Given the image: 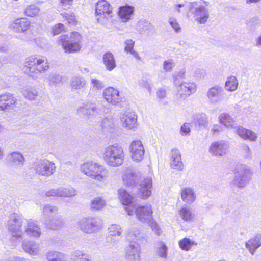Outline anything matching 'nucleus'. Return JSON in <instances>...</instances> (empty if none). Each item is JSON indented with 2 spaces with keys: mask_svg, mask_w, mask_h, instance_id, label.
Segmentation results:
<instances>
[{
  "mask_svg": "<svg viewBox=\"0 0 261 261\" xmlns=\"http://www.w3.org/2000/svg\"><path fill=\"white\" fill-rule=\"evenodd\" d=\"M80 170L90 178L101 182L106 181L109 176V172L104 166L92 161L82 164Z\"/></svg>",
  "mask_w": 261,
  "mask_h": 261,
  "instance_id": "nucleus-1",
  "label": "nucleus"
},
{
  "mask_svg": "<svg viewBox=\"0 0 261 261\" xmlns=\"http://www.w3.org/2000/svg\"><path fill=\"white\" fill-rule=\"evenodd\" d=\"M25 71L33 79L37 78L41 73L49 68L47 60L43 56H31L28 58L24 63Z\"/></svg>",
  "mask_w": 261,
  "mask_h": 261,
  "instance_id": "nucleus-2",
  "label": "nucleus"
},
{
  "mask_svg": "<svg viewBox=\"0 0 261 261\" xmlns=\"http://www.w3.org/2000/svg\"><path fill=\"white\" fill-rule=\"evenodd\" d=\"M103 158L105 163L108 166L116 167L123 164L125 154L122 147L115 144L105 148Z\"/></svg>",
  "mask_w": 261,
  "mask_h": 261,
  "instance_id": "nucleus-3",
  "label": "nucleus"
},
{
  "mask_svg": "<svg viewBox=\"0 0 261 261\" xmlns=\"http://www.w3.org/2000/svg\"><path fill=\"white\" fill-rule=\"evenodd\" d=\"M95 19L97 22L107 28L112 25V7L106 0H99L95 5Z\"/></svg>",
  "mask_w": 261,
  "mask_h": 261,
  "instance_id": "nucleus-4",
  "label": "nucleus"
},
{
  "mask_svg": "<svg viewBox=\"0 0 261 261\" xmlns=\"http://www.w3.org/2000/svg\"><path fill=\"white\" fill-rule=\"evenodd\" d=\"M82 36L77 32H72L70 36L60 35L57 41V44L61 45L66 53L78 52L81 48Z\"/></svg>",
  "mask_w": 261,
  "mask_h": 261,
  "instance_id": "nucleus-5",
  "label": "nucleus"
},
{
  "mask_svg": "<svg viewBox=\"0 0 261 261\" xmlns=\"http://www.w3.org/2000/svg\"><path fill=\"white\" fill-rule=\"evenodd\" d=\"M23 222V217L18 214L13 213L9 216L7 227L12 236L11 240L14 241L15 244L19 242L20 240L22 239L24 234L22 228Z\"/></svg>",
  "mask_w": 261,
  "mask_h": 261,
  "instance_id": "nucleus-6",
  "label": "nucleus"
},
{
  "mask_svg": "<svg viewBox=\"0 0 261 261\" xmlns=\"http://www.w3.org/2000/svg\"><path fill=\"white\" fill-rule=\"evenodd\" d=\"M77 227L83 232L92 234L98 232L102 227L101 220L97 218H82L76 223Z\"/></svg>",
  "mask_w": 261,
  "mask_h": 261,
  "instance_id": "nucleus-7",
  "label": "nucleus"
},
{
  "mask_svg": "<svg viewBox=\"0 0 261 261\" xmlns=\"http://www.w3.org/2000/svg\"><path fill=\"white\" fill-rule=\"evenodd\" d=\"M54 163L48 160H39L34 162L32 169L38 176L48 177L56 171Z\"/></svg>",
  "mask_w": 261,
  "mask_h": 261,
  "instance_id": "nucleus-8",
  "label": "nucleus"
},
{
  "mask_svg": "<svg viewBox=\"0 0 261 261\" xmlns=\"http://www.w3.org/2000/svg\"><path fill=\"white\" fill-rule=\"evenodd\" d=\"M187 16H193L195 20L200 24H204L209 18V10L205 6L198 5L196 2H191L189 6Z\"/></svg>",
  "mask_w": 261,
  "mask_h": 261,
  "instance_id": "nucleus-9",
  "label": "nucleus"
},
{
  "mask_svg": "<svg viewBox=\"0 0 261 261\" xmlns=\"http://www.w3.org/2000/svg\"><path fill=\"white\" fill-rule=\"evenodd\" d=\"M18 109L17 99L13 94L6 93L0 95V111L11 112Z\"/></svg>",
  "mask_w": 261,
  "mask_h": 261,
  "instance_id": "nucleus-10",
  "label": "nucleus"
},
{
  "mask_svg": "<svg viewBox=\"0 0 261 261\" xmlns=\"http://www.w3.org/2000/svg\"><path fill=\"white\" fill-rule=\"evenodd\" d=\"M229 148V143L221 140L213 142L209 147L208 152L213 156L222 157L227 154Z\"/></svg>",
  "mask_w": 261,
  "mask_h": 261,
  "instance_id": "nucleus-11",
  "label": "nucleus"
},
{
  "mask_svg": "<svg viewBox=\"0 0 261 261\" xmlns=\"http://www.w3.org/2000/svg\"><path fill=\"white\" fill-rule=\"evenodd\" d=\"M77 114L80 116L90 118L93 116L106 113L105 110L97 107L93 103L86 102L82 106L79 107L76 110Z\"/></svg>",
  "mask_w": 261,
  "mask_h": 261,
  "instance_id": "nucleus-12",
  "label": "nucleus"
},
{
  "mask_svg": "<svg viewBox=\"0 0 261 261\" xmlns=\"http://www.w3.org/2000/svg\"><path fill=\"white\" fill-rule=\"evenodd\" d=\"M102 95L108 103L113 106L120 103L122 100L119 91L112 87L106 88L103 91Z\"/></svg>",
  "mask_w": 261,
  "mask_h": 261,
  "instance_id": "nucleus-13",
  "label": "nucleus"
},
{
  "mask_svg": "<svg viewBox=\"0 0 261 261\" xmlns=\"http://www.w3.org/2000/svg\"><path fill=\"white\" fill-rule=\"evenodd\" d=\"M129 152L134 161H141L144 158L145 152L142 142L140 140L133 141L129 146Z\"/></svg>",
  "mask_w": 261,
  "mask_h": 261,
  "instance_id": "nucleus-14",
  "label": "nucleus"
},
{
  "mask_svg": "<svg viewBox=\"0 0 261 261\" xmlns=\"http://www.w3.org/2000/svg\"><path fill=\"white\" fill-rule=\"evenodd\" d=\"M119 198L122 204L125 205V211L128 215L134 213L135 206L132 203V196L123 188L120 189L118 191Z\"/></svg>",
  "mask_w": 261,
  "mask_h": 261,
  "instance_id": "nucleus-15",
  "label": "nucleus"
},
{
  "mask_svg": "<svg viewBox=\"0 0 261 261\" xmlns=\"http://www.w3.org/2000/svg\"><path fill=\"white\" fill-rule=\"evenodd\" d=\"M224 92V90L221 86L217 85L210 88L206 93L208 102L212 105L219 103L222 100Z\"/></svg>",
  "mask_w": 261,
  "mask_h": 261,
  "instance_id": "nucleus-16",
  "label": "nucleus"
},
{
  "mask_svg": "<svg viewBox=\"0 0 261 261\" xmlns=\"http://www.w3.org/2000/svg\"><path fill=\"white\" fill-rule=\"evenodd\" d=\"M126 258L129 261H139L140 259L141 247L137 242L129 243L125 248Z\"/></svg>",
  "mask_w": 261,
  "mask_h": 261,
  "instance_id": "nucleus-17",
  "label": "nucleus"
},
{
  "mask_svg": "<svg viewBox=\"0 0 261 261\" xmlns=\"http://www.w3.org/2000/svg\"><path fill=\"white\" fill-rule=\"evenodd\" d=\"M136 31L140 34L150 36L155 33L154 26L146 19H140L136 25Z\"/></svg>",
  "mask_w": 261,
  "mask_h": 261,
  "instance_id": "nucleus-18",
  "label": "nucleus"
},
{
  "mask_svg": "<svg viewBox=\"0 0 261 261\" xmlns=\"http://www.w3.org/2000/svg\"><path fill=\"white\" fill-rule=\"evenodd\" d=\"M251 174L252 172L246 166H242V170L233 180L234 184L239 188L244 187L250 180Z\"/></svg>",
  "mask_w": 261,
  "mask_h": 261,
  "instance_id": "nucleus-19",
  "label": "nucleus"
},
{
  "mask_svg": "<svg viewBox=\"0 0 261 261\" xmlns=\"http://www.w3.org/2000/svg\"><path fill=\"white\" fill-rule=\"evenodd\" d=\"M23 231L24 233L31 238H38L41 234V228L37 222L32 219L26 220Z\"/></svg>",
  "mask_w": 261,
  "mask_h": 261,
  "instance_id": "nucleus-20",
  "label": "nucleus"
},
{
  "mask_svg": "<svg viewBox=\"0 0 261 261\" xmlns=\"http://www.w3.org/2000/svg\"><path fill=\"white\" fill-rule=\"evenodd\" d=\"M135 209L137 218L142 223L149 221L152 218V211L150 205L140 206Z\"/></svg>",
  "mask_w": 261,
  "mask_h": 261,
  "instance_id": "nucleus-21",
  "label": "nucleus"
},
{
  "mask_svg": "<svg viewBox=\"0 0 261 261\" xmlns=\"http://www.w3.org/2000/svg\"><path fill=\"white\" fill-rule=\"evenodd\" d=\"M122 228L120 225L112 224L108 228V234L106 237L107 241L114 243L119 241L122 233Z\"/></svg>",
  "mask_w": 261,
  "mask_h": 261,
  "instance_id": "nucleus-22",
  "label": "nucleus"
},
{
  "mask_svg": "<svg viewBox=\"0 0 261 261\" xmlns=\"http://www.w3.org/2000/svg\"><path fill=\"white\" fill-rule=\"evenodd\" d=\"M175 86L181 96L185 95L188 97L194 93L197 89L196 85L191 82H181L179 84Z\"/></svg>",
  "mask_w": 261,
  "mask_h": 261,
  "instance_id": "nucleus-23",
  "label": "nucleus"
},
{
  "mask_svg": "<svg viewBox=\"0 0 261 261\" xmlns=\"http://www.w3.org/2000/svg\"><path fill=\"white\" fill-rule=\"evenodd\" d=\"M137 115L134 112H125L121 118L123 126L127 129H133L137 126Z\"/></svg>",
  "mask_w": 261,
  "mask_h": 261,
  "instance_id": "nucleus-24",
  "label": "nucleus"
},
{
  "mask_svg": "<svg viewBox=\"0 0 261 261\" xmlns=\"http://www.w3.org/2000/svg\"><path fill=\"white\" fill-rule=\"evenodd\" d=\"M170 166L172 169L178 171H182L184 168L180 151L177 149L171 150Z\"/></svg>",
  "mask_w": 261,
  "mask_h": 261,
  "instance_id": "nucleus-25",
  "label": "nucleus"
},
{
  "mask_svg": "<svg viewBox=\"0 0 261 261\" xmlns=\"http://www.w3.org/2000/svg\"><path fill=\"white\" fill-rule=\"evenodd\" d=\"M22 248L26 253L31 255H37L40 251L39 244L34 241L23 240Z\"/></svg>",
  "mask_w": 261,
  "mask_h": 261,
  "instance_id": "nucleus-26",
  "label": "nucleus"
},
{
  "mask_svg": "<svg viewBox=\"0 0 261 261\" xmlns=\"http://www.w3.org/2000/svg\"><path fill=\"white\" fill-rule=\"evenodd\" d=\"M152 181L151 177H147L140 185V194L143 199L148 198L151 194Z\"/></svg>",
  "mask_w": 261,
  "mask_h": 261,
  "instance_id": "nucleus-27",
  "label": "nucleus"
},
{
  "mask_svg": "<svg viewBox=\"0 0 261 261\" xmlns=\"http://www.w3.org/2000/svg\"><path fill=\"white\" fill-rule=\"evenodd\" d=\"M235 132L244 140H249L250 141H255L257 138L256 133L251 130L246 129L239 125Z\"/></svg>",
  "mask_w": 261,
  "mask_h": 261,
  "instance_id": "nucleus-28",
  "label": "nucleus"
},
{
  "mask_svg": "<svg viewBox=\"0 0 261 261\" xmlns=\"http://www.w3.org/2000/svg\"><path fill=\"white\" fill-rule=\"evenodd\" d=\"M246 248L253 255L257 249L261 246V234H257L245 243Z\"/></svg>",
  "mask_w": 261,
  "mask_h": 261,
  "instance_id": "nucleus-29",
  "label": "nucleus"
},
{
  "mask_svg": "<svg viewBox=\"0 0 261 261\" xmlns=\"http://www.w3.org/2000/svg\"><path fill=\"white\" fill-rule=\"evenodd\" d=\"M219 122L224 125L227 128H232L236 130L238 126L236 125L235 120L228 113H223L218 117Z\"/></svg>",
  "mask_w": 261,
  "mask_h": 261,
  "instance_id": "nucleus-30",
  "label": "nucleus"
},
{
  "mask_svg": "<svg viewBox=\"0 0 261 261\" xmlns=\"http://www.w3.org/2000/svg\"><path fill=\"white\" fill-rule=\"evenodd\" d=\"M134 7L126 5L119 8L118 15L123 22L128 21L131 18V16L134 13Z\"/></svg>",
  "mask_w": 261,
  "mask_h": 261,
  "instance_id": "nucleus-31",
  "label": "nucleus"
},
{
  "mask_svg": "<svg viewBox=\"0 0 261 261\" xmlns=\"http://www.w3.org/2000/svg\"><path fill=\"white\" fill-rule=\"evenodd\" d=\"M103 63L108 71L114 70L116 67V62L113 54L111 52H107L102 57Z\"/></svg>",
  "mask_w": 261,
  "mask_h": 261,
  "instance_id": "nucleus-32",
  "label": "nucleus"
},
{
  "mask_svg": "<svg viewBox=\"0 0 261 261\" xmlns=\"http://www.w3.org/2000/svg\"><path fill=\"white\" fill-rule=\"evenodd\" d=\"M30 22L25 18H20L15 20L12 24V29L16 32H23L30 27Z\"/></svg>",
  "mask_w": 261,
  "mask_h": 261,
  "instance_id": "nucleus-33",
  "label": "nucleus"
},
{
  "mask_svg": "<svg viewBox=\"0 0 261 261\" xmlns=\"http://www.w3.org/2000/svg\"><path fill=\"white\" fill-rule=\"evenodd\" d=\"M181 196L183 201L188 204L192 203L196 199V195L193 189L189 187L182 189Z\"/></svg>",
  "mask_w": 261,
  "mask_h": 261,
  "instance_id": "nucleus-34",
  "label": "nucleus"
},
{
  "mask_svg": "<svg viewBox=\"0 0 261 261\" xmlns=\"http://www.w3.org/2000/svg\"><path fill=\"white\" fill-rule=\"evenodd\" d=\"M58 212V208L55 206L49 204L44 205L42 209V218L43 221L54 217Z\"/></svg>",
  "mask_w": 261,
  "mask_h": 261,
  "instance_id": "nucleus-35",
  "label": "nucleus"
},
{
  "mask_svg": "<svg viewBox=\"0 0 261 261\" xmlns=\"http://www.w3.org/2000/svg\"><path fill=\"white\" fill-rule=\"evenodd\" d=\"M41 221L47 228L52 230H57L61 228L64 224V222L60 217H56L45 221L41 220Z\"/></svg>",
  "mask_w": 261,
  "mask_h": 261,
  "instance_id": "nucleus-36",
  "label": "nucleus"
},
{
  "mask_svg": "<svg viewBox=\"0 0 261 261\" xmlns=\"http://www.w3.org/2000/svg\"><path fill=\"white\" fill-rule=\"evenodd\" d=\"M47 261H68L67 255L55 251H49L45 255Z\"/></svg>",
  "mask_w": 261,
  "mask_h": 261,
  "instance_id": "nucleus-37",
  "label": "nucleus"
},
{
  "mask_svg": "<svg viewBox=\"0 0 261 261\" xmlns=\"http://www.w3.org/2000/svg\"><path fill=\"white\" fill-rule=\"evenodd\" d=\"M70 85L72 90L83 91L86 89L87 83L84 78L76 76L72 79Z\"/></svg>",
  "mask_w": 261,
  "mask_h": 261,
  "instance_id": "nucleus-38",
  "label": "nucleus"
},
{
  "mask_svg": "<svg viewBox=\"0 0 261 261\" xmlns=\"http://www.w3.org/2000/svg\"><path fill=\"white\" fill-rule=\"evenodd\" d=\"M126 237L129 243H138L142 238L141 236L140 230L136 227L129 228Z\"/></svg>",
  "mask_w": 261,
  "mask_h": 261,
  "instance_id": "nucleus-39",
  "label": "nucleus"
},
{
  "mask_svg": "<svg viewBox=\"0 0 261 261\" xmlns=\"http://www.w3.org/2000/svg\"><path fill=\"white\" fill-rule=\"evenodd\" d=\"M59 197L70 198L77 195L76 190L71 187L58 188Z\"/></svg>",
  "mask_w": 261,
  "mask_h": 261,
  "instance_id": "nucleus-40",
  "label": "nucleus"
},
{
  "mask_svg": "<svg viewBox=\"0 0 261 261\" xmlns=\"http://www.w3.org/2000/svg\"><path fill=\"white\" fill-rule=\"evenodd\" d=\"M101 126L103 129L112 132L116 127V120L111 116H108L103 119Z\"/></svg>",
  "mask_w": 261,
  "mask_h": 261,
  "instance_id": "nucleus-41",
  "label": "nucleus"
},
{
  "mask_svg": "<svg viewBox=\"0 0 261 261\" xmlns=\"http://www.w3.org/2000/svg\"><path fill=\"white\" fill-rule=\"evenodd\" d=\"M66 81L64 76L57 73L50 74L48 77V82L49 86H57L63 84Z\"/></svg>",
  "mask_w": 261,
  "mask_h": 261,
  "instance_id": "nucleus-42",
  "label": "nucleus"
},
{
  "mask_svg": "<svg viewBox=\"0 0 261 261\" xmlns=\"http://www.w3.org/2000/svg\"><path fill=\"white\" fill-rule=\"evenodd\" d=\"M195 124L200 127H206L208 125V118L204 113L198 114L195 116L193 119Z\"/></svg>",
  "mask_w": 261,
  "mask_h": 261,
  "instance_id": "nucleus-43",
  "label": "nucleus"
},
{
  "mask_svg": "<svg viewBox=\"0 0 261 261\" xmlns=\"http://www.w3.org/2000/svg\"><path fill=\"white\" fill-rule=\"evenodd\" d=\"M10 162L14 166H22L24 162V158L19 152H14L11 154Z\"/></svg>",
  "mask_w": 261,
  "mask_h": 261,
  "instance_id": "nucleus-44",
  "label": "nucleus"
},
{
  "mask_svg": "<svg viewBox=\"0 0 261 261\" xmlns=\"http://www.w3.org/2000/svg\"><path fill=\"white\" fill-rule=\"evenodd\" d=\"M106 204V201L100 197L94 198L91 200L90 207L93 210L98 211L103 208Z\"/></svg>",
  "mask_w": 261,
  "mask_h": 261,
  "instance_id": "nucleus-45",
  "label": "nucleus"
},
{
  "mask_svg": "<svg viewBox=\"0 0 261 261\" xmlns=\"http://www.w3.org/2000/svg\"><path fill=\"white\" fill-rule=\"evenodd\" d=\"M70 259L72 261H91L89 256L82 251L76 250L71 253Z\"/></svg>",
  "mask_w": 261,
  "mask_h": 261,
  "instance_id": "nucleus-46",
  "label": "nucleus"
},
{
  "mask_svg": "<svg viewBox=\"0 0 261 261\" xmlns=\"http://www.w3.org/2000/svg\"><path fill=\"white\" fill-rule=\"evenodd\" d=\"M122 179L125 185L131 186L136 183L137 175L132 172L126 173L123 175Z\"/></svg>",
  "mask_w": 261,
  "mask_h": 261,
  "instance_id": "nucleus-47",
  "label": "nucleus"
},
{
  "mask_svg": "<svg viewBox=\"0 0 261 261\" xmlns=\"http://www.w3.org/2000/svg\"><path fill=\"white\" fill-rule=\"evenodd\" d=\"M179 214L185 221H189L194 217V214L192 213V210L188 207H181L179 210Z\"/></svg>",
  "mask_w": 261,
  "mask_h": 261,
  "instance_id": "nucleus-48",
  "label": "nucleus"
},
{
  "mask_svg": "<svg viewBox=\"0 0 261 261\" xmlns=\"http://www.w3.org/2000/svg\"><path fill=\"white\" fill-rule=\"evenodd\" d=\"M225 85L227 91L233 92L237 89L238 82L235 76H230L227 78Z\"/></svg>",
  "mask_w": 261,
  "mask_h": 261,
  "instance_id": "nucleus-49",
  "label": "nucleus"
},
{
  "mask_svg": "<svg viewBox=\"0 0 261 261\" xmlns=\"http://www.w3.org/2000/svg\"><path fill=\"white\" fill-rule=\"evenodd\" d=\"M22 93L26 98L30 100L35 99L38 95V92L36 89L28 86L25 87L22 89Z\"/></svg>",
  "mask_w": 261,
  "mask_h": 261,
  "instance_id": "nucleus-50",
  "label": "nucleus"
},
{
  "mask_svg": "<svg viewBox=\"0 0 261 261\" xmlns=\"http://www.w3.org/2000/svg\"><path fill=\"white\" fill-rule=\"evenodd\" d=\"M186 69L185 68H182L179 71L176 72L174 73L173 75V79L174 86L179 84L181 82H180L181 80L186 79Z\"/></svg>",
  "mask_w": 261,
  "mask_h": 261,
  "instance_id": "nucleus-51",
  "label": "nucleus"
},
{
  "mask_svg": "<svg viewBox=\"0 0 261 261\" xmlns=\"http://www.w3.org/2000/svg\"><path fill=\"white\" fill-rule=\"evenodd\" d=\"M40 10V8L37 6L30 5L26 7L24 13L28 16L34 17L38 15Z\"/></svg>",
  "mask_w": 261,
  "mask_h": 261,
  "instance_id": "nucleus-52",
  "label": "nucleus"
},
{
  "mask_svg": "<svg viewBox=\"0 0 261 261\" xmlns=\"http://www.w3.org/2000/svg\"><path fill=\"white\" fill-rule=\"evenodd\" d=\"M158 254L162 258H166L167 256V247L164 243L160 242L158 244Z\"/></svg>",
  "mask_w": 261,
  "mask_h": 261,
  "instance_id": "nucleus-53",
  "label": "nucleus"
},
{
  "mask_svg": "<svg viewBox=\"0 0 261 261\" xmlns=\"http://www.w3.org/2000/svg\"><path fill=\"white\" fill-rule=\"evenodd\" d=\"M179 244L182 250H188L193 244V243L190 239L185 238L179 241Z\"/></svg>",
  "mask_w": 261,
  "mask_h": 261,
  "instance_id": "nucleus-54",
  "label": "nucleus"
},
{
  "mask_svg": "<svg viewBox=\"0 0 261 261\" xmlns=\"http://www.w3.org/2000/svg\"><path fill=\"white\" fill-rule=\"evenodd\" d=\"M63 17L68 21L69 24L74 25L76 24V18L73 13L64 12L61 14Z\"/></svg>",
  "mask_w": 261,
  "mask_h": 261,
  "instance_id": "nucleus-55",
  "label": "nucleus"
},
{
  "mask_svg": "<svg viewBox=\"0 0 261 261\" xmlns=\"http://www.w3.org/2000/svg\"><path fill=\"white\" fill-rule=\"evenodd\" d=\"M90 81L92 85L91 88L93 89L101 90L105 87L103 83L97 79H91Z\"/></svg>",
  "mask_w": 261,
  "mask_h": 261,
  "instance_id": "nucleus-56",
  "label": "nucleus"
},
{
  "mask_svg": "<svg viewBox=\"0 0 261 261\" xmlns=\"http://www.w3.org/2000/svg\"><path fill=\"white\" fill-rule=\"evenodd\" d=\"M175 63L172 59H168L164 61L163 63L164 70L166 72H170L174 67Z\"/></svg>",
  "mask_w": 261,
  "mask_h": 261,
  "instance_id": "nucleus-57",
  "label": "nucleus"
},
{
  "mask_svg": "<svg viewBox=\"0 0 261 261\" xmlns=\"http://www.w3.org/2000/svg\"><path fill=\"white\" fill-rule=\"evenodd\" d=\"M168 22L170 25L173 28L175 31L177 33L179 32L181 28L179 26L177 20L174 17H170Z\"/></svg>",
  "mask_w": 261,
  "mask_h": 261,
  "instance_id": "nucleus-58",
  "label": "nucleus"
},
{
  "mask_svg": "<svg viewBox=\"0 0 261 261\" xmlns=\"http://www.w3.org/2000/svg\"><path fill=\"white\" fill-rule=\"evenodd\" d=\"M64 30V25L62 23L56 24L52 28V32L54 35H57L61 33Z\"/></svg>",
  "mask_w": 261,
  "mask_h": 261,
  "instance_id": "nucleus-59",
  "label": "nucleus"
},
{
  "mask_svg": "<svg viewBox=\"0 0 261 261\" xmlns=\"http://www.w3.org/2000/svg\"><path fill=\"white\" fill-rule=\"evenodd\" d=\"M146 223L149 224L150 227L151 228L152 231H154L155 233H156L158 235L160 234V229L159 228V226L156 222L153 220L152 218L149 221H147Z\"/></svg>",
  "mask_w": 261,
  "mask_h": 261,
  "instance_id": "nucleus-60",
  "label": "nucleus"
},
{
  "mask_svg": "<svg viewBox=\"0 0 261 261\" xmlns=\"http://www.w3.org/2000/svg\"><path fill=\"white\" fill-rule=\"evenodd\" d=\"M125 47L124 50L126 52L129 53L132 50H134L133 48L135 44V42L131 39L126 40L125 42Z\"/></svg>",
  "mask_w": 261,
  "mask_h": 261,
  "instance_id": "nucleus-61",
  "label": "nucleus"
},
{
  "mask_svg": "<svg viewBox=\"0 0 261 261\" xmlns=\"http://www.w3.org/2000/svg\"><path fill=\"white\" fill-rule=\"evenodd\" d=\"M139 84L141 87L146 89L147 90V91H148V92H149V93L151 92V87L150 84L147 81H146L144 79H142L139 81Z\"/></svg>",
  "mask_w": 261,
  "mask_h": 261,
  "instance_id": "nucleus-62",
  "label": "nucleus"
},
{
  "mask_svg": "<svg viewBox=\"0 0 261 261\" xmlns=\"http://www.w3.org/2000/svg\"><path fill=\"white\" fill-rule=\"evenodd\" d=\"M206 74V71L201 68H198L194 71V75L197 78H203Z\"/></svg>",
  "mask_w": 261,
  "mask_h": 261,
  "instance_id": "nucleus-63",
  "label": "nucleus"
},
{
  "mask_svg": "<svg viewBox=\"0 0 261 261\" xmlns=\"http://www.w3.org/2000/svg\"><path fill=\"white\" fill-rule=\"evenodd\" d=\"M190 131L189 124L184 123L181 127V132L182 135H187Z\"/></svg>",
  "mask_w": 261,
  "mask_h": 261,
  "instance_id": "nucleus-64",
  "label": "nucleus"
}]
</instances>
